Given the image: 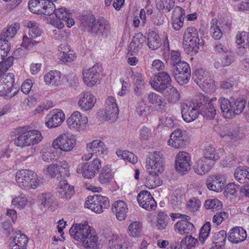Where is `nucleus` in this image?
Segmentation results:
<instances>
[{
    "label": "nucleus",
    "instance_id": "15",
    "mask_svg": "<svg viewBox=\"0 0 249 249\" xmlns=\"http://www.w3.org/2000/svg\"><path fill=\"white\" fill-rule=\"evenodd\" d=\"M68 126L72 129L80 130L83 129L88 122V118L80 112L76 111L72 113L67 119Z\"/></svg>",
    "mask_w": 249,
    "mask_h": 249
},
{
    "label": "nucleus",
    "instance_id": "42",
    "mask_svg": "<svg viewBox=\"0 0 249 249\" xmlns=\"http://www.w3.org/2000/svg\"><path fill=\"white\" fill-rule=\"evenodd\" d=\"M206 77V75L203 70L199 69L193 73L192 78L198 86L203 87L208 83Z\"/></svg>",
    "mask_w": 249,
    "mask_h": 249
},
{
    "label": "nucleus",
    "instance_id": "36",
    "mask_svg": "<svg viewBox=\"0 0 249 249\" xmlns=\"http://www.w3.org/2000/svg\"><path fill=\"white\" fill-rule=\"evenodd\" d=\"M54 14L58 20L55 21L56 27L59 29L62 28L64 26L63 21L69 15L70 13L68 12L66 8L61 7L57 9L55 8ZM53 22L54 24L55 21H53Z\"/></svg>",
    "mask_w": 249,
    "mask_h": 249
},
{
    "label": "nucleus",
    "instance_id": "23",
    "mask_svg": "<svg viewBox=\"0 0 249 249\" xmlns=\"http://www.w3.org/2000/svg\"><path fill=\"white\" fill-rule=\"evenodd\" d=\"M213 165V161L202 157L196 161L193 169L197 175H203L211 170Z\"/></svg>",
    "mask_w": 249,
    "mask_h": 249
},
{
    "label": "nucleus",
    "instance_id": "34",
    "mask_svg": "<svg viewBox=\"0 0 249 249\" xmlns=\"http://www.w3.org/2000/svg\"><path fill=\"white\" fill-rule=\"evenodd\" d=\"M142 225L138 221L131 222L128 227V233L131 237L139 238L142 234Z\"/></svg>",
    "mask_w": 249,
    "mask_h": 249
},
{
    "label": "nucleus",
    "instance_id": "39",
    "mask_svg": "<svg viewBox=\"0 0 249 249\" xmlns=\"http://www.w3.org/2000/svg\"><path fill=\"white\" fill-rule=\"evenodd\" d=\"M60 73L59 71H51L44 77L45 82L47 84L57 85L60 83Z\"/></svg>",
    "mask_w": 249,
    "mask_h": 249
},
{
    "label": "nucleus",
    "instance_id": "41",
    "mask_svg": "<svg viewBox=\"0 0 249 249\" xmlns=\"http://www.w3.org/2000/svg\"><path fill=\"white\" fill-rule=\"evenodd\" d=\"M200 114L207 119H213L216 114V110L214 105L209 102L206 106L203 107L200 110Z\"/></svg>",
    "mask_w": 249,
    "mask_h": 249
},
{
    "label": "nucleus",
    "instance_id": "52",
    "mask_svg": "<svg viewBox=\"0 0 249 249\" xmlns=\"http://www.w3.org/2000/svg\"><path fill=\"white\" fill-rule=\"evenodd\" d=\"M173 74L177 82L182 85L189 82L191 77V71L176 72L173 73Z\"/></svg>",
    "mask_w": 249,
    "mask_h": 249
},
{
    "label": "nucleus",
    "instance_id": "3",
    "mask_svg": "<svg viewBox=\"0 0 249 249\" xmlns=\"http://www.w3.org/2000/svg\"><path fill=\"white\" fill-rule=\"evenodd\" d=\"M218 102L223 115L227 119L232 118L235 115L241 114L246 106V102L243 100L234 101L233 99L221 97Z\"/></svg>",
    "mask_w": 249,
    "mask_h": 249
},
{
    "label": "nucleus",
    "instance_id": "35",
    "mask_svg": "<svg viewBox=\"0 0 249 249\" xmlns=\"http://www.w3.org/2000/svg\"><path fill=\"white\" fill-rule=\"evenodd\" d=\"M164 97H167L169 101L171 103H176L180 98V94L176 88L171 85L166 89L164 90V92H161Z\"/></svg>",
    "mask_w": 249,
    "mask_h": 249
},
{
    "label": "nucleus",
    "instance_id": "31",
    "mask_svg": "<svg viewBox=\"0 0 249 249\" xmlns=\"http://www.w3.org/2000/svg\"><path fill=\"white\" fill-rule=\"evenodd\" d=\"M195 229L194 225L186 220H179L175 225V230L181 234H189Z\"/></svg>",
    "mask_w": 249,
    "mask_h": 249
},
{
    "label": "nucleus",
    "instance_id": "53",
    "mask_svg": "<svg viewBox=\"0 0 249 249\" xmlns=\"http://www.w3.org/2000/svg\"><path fill=\"white\" fill-rule=\"evenodd\" d=\"M211 225L209 222H206L200 230L199 240L203 243L208 237L211 231Z\"/></svg>",
    "mask_w": 249,
    "mask_h": 249
},
{
    "label": "nucleus",
    "instance_id": "63",
    "mask_svg": "<svg viewBox=\"0 0 249 249\" xmlns=\"http://www.w3.org/2000/svg\"><path fill=\"white\" fill-rule=\"evenodd\" d=\"M13 243L21 245L27 246L28 238L25 234L22 233L20 231L18 232L13 240Z\"/></svg>",
    "mask_w": 249,
    "mask_h": 249
},
{
    "label": "nucleus",
    "instance_id": "32",
    "mask_svg": "<svg viewBox=\"0 0 249 249\" xmlns=\"http://www.w3.org/2000/svg\"><path fill=\"white\" fill-rule=\"evenodd\" d=\"M85 206L87 208L97 213H101L103 212L101 205H99V199L97 198L96 195L89 196L88 199L85 202Z\"/></svg>",
    "mask_w": 249,
    "mask_h": 249
},
{
    "label": "nucleus",
    "instance_id": "27",
    "mask_svg": "<svg viewBox=\"0 0 249 249\" xmlns=\"http://www.w3.org/2000/svg\"><path fill=\"white\" fill-rule=\"evenodd\" d=\"M87 148L89 152L95 151L96 156L99 157H103L107 153V148L104 142L97 139L88 143Z\"/></svg>",
    "mask_w": 249,
    "mask_h": 249
},
{
    "label": "nucleus",
    "instance_id": "44",
    "mask_svg": "<svg viewBox=\"0 0 249 249\" xmlns=\"http://www.w3.org/2000/svg\"><path fill=\"white\" fill-rule=\"evenodd\" d=\"M44 0H30L28 7L30 11L34 14L40 15Z\"/></svg>",
    "mask_w": 249,
    "mask_h": 249
},
{
    "label": "nucleus",
    "instance_id": "49",
    "mask_svg": "<svg viewBox=\"0 0 249 249\" xmlns=\"http://www.w3.org/2000/svg\"><path fill=\"white\" fill-rule=\"evenodd\" d=\"M8 86L0 81V96L12 97L16 95L17 90L14 88H8Z\"/></svg>",
    "mask_w": 249,
    "mask_h": 249
},
{
    "label": "nucleus",
    "instance_id": "2",
    "mask_svg": "<svg viewBox=\"0 0 249 249\" xmlns=\"http://www.w3.org/2000/svg\"><path fill=\"white\" fill-rule=\"evenodd\" d=\"M80 24L82 29L87 30L99 37L106 36L110 29V25L107 21L104 19H96L92 14L81 16Z\"/></svg>",
    "mask_w": 249,
    "mask_h": 249
},
{
    "label": "nucleus",
    "instance_id": "18",
    "mask_svg": "<svg viewBox=\"0 0 249 249\" xmlns=\"http://www.w3.org/2000/svg\"><path fill=\"white\" fill-rule=\"evenodd\" d=\"M137 200L140 206L148 211L155 210L157 206L156 202L148 191H141L138 195Z\"/></svg>",
    "mask_w": 249,
    "mask_h": 249
},
{
    "label": "nucleus",
    "instance_id": "28",
    "mask_svg": "<svg viewBox=\"0 0 249 249\" xmlns=\"http://www.w3.org/2000/svg\"><path fill=\"white\" fill-rule=\"evenodd\" d=\"M112 210L119 221H123L126 218L128 209L127 204L124 201L118 200L115 202Z\"/></svg>",
    "mask_w": 249,
    "mask_h": 249
},
{
    "label": "nucleus",
    "instance_id": "38",
    "mask_svg": "<svg viewBox=\"0 0 249 249\" xmlns=\"http://www.w3.org/2000/svg\"><path fill=\"white\" fill-rule=\"evenodd\" d=\"M20 28L18 23L16 22L9 26L6 31L0 35V38L2 37L3 40L8 41V40L12 38L17 33V31Z\"/></svg>",
    "mask_w": 249,
    "mask_h": 249
},
{
    "label": "nucleus",
    "instance_id": "20",
    "mask_svg": "<svg viewBox=\"0 0 249 249\" xmlns=\"http://www.w3.org/2000/svg\"><path fill=\"white\" fill-rule=\"evenodd\" d=\"M149 103L154 106L155 109L159 112H165L167 109V103L165 99L161 96L154 93L150 92L147 96Z\"/></svg>",
    "mask_w": 249,
    "mask_h": 249
},
{
    "label": "nucleus",
    "instance_id": "9",
    "mask_svg": "<svg viewBox=\"0 0 249 249\" xmlns=\"http://www.w3.org/2000/svg\"><path fill=\"white\" fill-rule=\"evenodd\" d=\"M149 83L154 90L161 93L171 85L172 79L167 72L161 71L156 74Z\"/></svg>",
    "mask_w": 249,
    "mask_h": 249
},
{
    "label": "nucleus",
    "instance_id": "25",
    "mask_svg": "<svg viewBox=\"0 0 249 249\" xmlns=\"http://www.w3.org/2000/svg\"><path fill=\"white\" fill-rule=\"evenodd\" d=\"M81 96V98L78 103L79 107L85 111L91 109L96 103V98L93 94L89 92L82 93Z\"/></svg>",
    "mask_w": 249,
    "mask_h": 249
},
{
    "label": "nucleus",
    "instance_id": "13",
    "mask_svg": "<svg viewBox=\"0 0 249 249\" xmlns=\"http://www.w3.org/2000/svg\"><path fill=\"white\" fill-rule=\"evenodd\" d=\"M187 138L185 131L178 128L171 134L168 144L175 148L183 147L187 142Z\"/></svg>",
    "mask_w": 249,
    "mask_h": 249
},
{
    "label": "nucleus",
    "instance_id": "33",
    "mask_svg": "<svg viewBox=\"0 0 249 249\" xmlns=\"http://www.w3.org/2000/svg\"><path fill=\"white\" fill-rule=\"evenodd\" d=\"M113 176L110 166L106 165L102 168L99 176V181L102 184H106L110 182Z\"/></svg>",
    "mask_w": 249,
    "mask_h": 249
},
{
    "label": "nucleus",
    "instance_id": "26",
    "mask_svg": "<svg viewBox=\"0 0 249 249\" xmlns=\"http://www.w3.org/2000/svg\"><path fill=\"white\" fill-rule=\"evenodd\" d=\"M246 238V231L241 227H234L229 232L228 240L232 243H239L244 241Z\"/></svg>",
    "mask_w": 249,
    "mask_h": 249
},
{
    "label": "nucleus",
    "instance_id": "37",
    "mask_svg": "<svg viewBox=\"0 0 249 249\" xmlns=\"http://www.w3.org/2000/svg\"><path fill=\"white\" fill-rule=\"evenodd\" d=\"M22 128L20 127L18 128V131L19 132H20L21 134L14 140V144L18 147L23 148L30 146V145L29 141L27 131L24 132H22Z\"/></svg>",
    "mask_w": 249,
    "mask_h": 249
},
{
    "label": "nucleus",
    "instance_id": "43",
    "mask_svg": "<svg viewBox=\"0 0 249 249\" xmlns=\"http://www.w3.org/2000/svg\"><path fill=\"white\" fill-rule=\"evenodd\" d=\"M227 238L226 231L221 230L214 234L213 237V242L215 244L216 248L224 246Z\"/></svg>",
    "mask_w": 249,
    "mask_h": 249
},
{
    "label": "nucleus",
    "instance_id": "55",
    "mask_svg": "<svg viewBox=\"0 0 249 249\" xmlns=\"http://www.w3.org/2000/svg\"><path fill=\"white\" fill-rule=\"evenodd\" d=\"M201 204V201L199 199L193 197L188 201L186 207L189 211L196 212L199 210Z\"/></svg>",
    "mask_w": 249,
    "mask_h": 249
},
{
    "label": "nucleus",
    "instance_id": "50",
    "mask_svg": "<svg viewBox=\"0 0 249 249\" xmlns=\"http://www.w3.org/2000/svg\"><path fill=\"white\" fill-rule=\"evenodd\" d=\"M52 1L50 0H47V1L44 0V3L42 8V11L40 13V15L50 16L54 13L55 6Z\"/></svg>",
    "mask_w": 249,
    "mask_h": 249
},
{
    "label": "nucleus",
    "instance_id": "22",
    "mask_svg": "<svg viewBox=\"0 0 249 249\" xmlns=\"http://www.w3.org/2000/svg\"><path fill=\"white\" fill-rule=\"evenodd\" d=\"M225 154L224 149L219 148L216 149L213 145L209 144L205 147L203 150V157L213 161V164H214V161L224 156Z\"/></svg>",
    "mask_w": 249,
    "mask_h": 249
},
{
    "label": "nucleus",
    "instance_id": "56",
    "mask_svg": "<svg viewBox=\"0 0 249 249\" xmlns=\"http://www.w3.org/2000/svg\"><path fill=\"white\" fill-rule=\"evenodd\" d=\"M173 67V73L191 71L189 65L185 61H180Z\"/></svg>",
    "mask_w": 249,
    "mask_h": 249
},
{
    "label": "nucleus",
    "instance_id": "30",
    "mask_svg": "<svg viewBox=\"0 0 249 249\" xmlns=\"http://www.w3.org/2000/svg\"><path fill=\"white\" fill-rule=\"evenodd\" d=\"M23 24L24 26L29 28L28 35L29 37L35 38L41 35L42 31L35 21L25 20L23 21Z\"/></svg>",
    "mask_w": 249,
    "mask_h": 249
},
{
    "label": "nucleus",
    "instance_id": "51",
    "mask_svg": "<svg viewBox=\"0 0 249 249\" xmlns=\"http://www.w3.org/2000/svg\"><path fill=\"white\" fill-rule=\"evenodd\" d=\"M204 206L206 209H211L213 211H214L221 209L222 204L218 199L213 198L206 200Z\"/></svg>",
    "mask_w": 249,
    "mask_h": 249
},
{
    "label": "nucleus",
    "instance_id": "59",
    "mask_svg": "<svg viewBox=\"0 0 249 249\" xmlns=\"http://www.w3.org/2000/svg\"><path fill=\"white\" fill-rule=\"evenodd\" d=\"M173 0H160L157 3V6L160 9L170 11L174 6Z\"/></svg>",
    "mask_w": 249,
    "mask_h": 249
},
{
    "label": "nucleus",
    "instance_id": "64",
    "mask_svg": "<svg viewBox=\"0 0 249 249\" xmlns=\"http://www.w3.org/2000/svg\"><path fill=\"white\" fill-rule=\"evenodd\" d=\"M222 56L221 61L222 62L223 67L230 65L233 61L234 57L232 52L230 51H229L225 54L222 55Z\"/></svg>",
    "mask_w": 249,
    "mask_h": 249
},
{
    "label": "nucleus",
    "instance_id": "21",
    "mask_svg": "<svg viewBox=\"0 0 249 249\" xmlns=\"http://www.w3.org/2000/svg\"><path fill=\"white\" fill-rule=\"evenodd\" d=\"M225 184V179L221 175L209 176L206 180V185L208 189L216 192H221Z\"/></svg>",
    "mask_w": 249,
    "mask_h": 249
},
{
    "label": "nucleus",
    "instance_id": "4",
    "mask_svg": "<svg viewBox=\"0 0 249 249\" xmlns=\"http://www.w3.org/2000/svg\"><path fill=\"white\" fill-rule=\"evenodd\" d=\"M197 31L195 27H189L185 31L182 45L187 53L196 54L200 44Z\"/></svg>",
    "mask_w": 249,
    "mask_h": 249
},
{
    "label": "nucleus",
    "instance_id": "62",
    "mask_svg": "<svg viewBox=\"0 0 249 249\" xmlns=\"http://www.w3.org/2000/svg\"><path fill=\"white\" fill-rule=\"evenodd\" d=\"M0 81H2L3 83L8 86V88H14L15 75L12 73L4 74Z\"/></svg>",
    "mask_w": 249,
    "mask_h": 249
},
{
    "label": "nucleus",
    "instance_id": "8",
    "mask_svg": "<svg viewBox=\"0 0 249 249\" xmlns=\"http://www.w3.org/2000/svg\"><path fill=\"white\" fill-rule=\"evenodd\" d=\"M101 163V160L96 159L85 164H80L77 166V172L82 174V176L86 178H92L99 173L102 167Z\"/></svg>",
    "mask_w": 249,
    "mask_h": 249
},
{
    "label": "nucleus",
    "instance_id": "60",
    "mask_svg": "<svg viewBox=\"0 0 249 249\" xmlns=\"http://www.w3.org/2000/svg\"><path fill=\"white\" fill-rule=\"evenodd\" d=\"M239 189L238 185H235L233 183H230L226 186L224 195L226 197L233 196L237 193Z\"/></svg>",
    "mask_w": 249,
    "mask_h": 249
},
{
    "label": "nucleus",
    "instance_id": "7",
    "mask_svg": "<svg viewBox=\"0 0 249 249\" xmlns=\"http://www.w3.org/2000/svg\"><path fill=\"white\" fill-rule=\"evenodd\" d=\"M10 50V43L8 41L3 40L1 37L0 40V77L13 65L14 57H7Z\"/></svg>",
    "mask_w": 249,
    "mask_h": 249
},
{
    "label": "nucleus",
    "instance_id": "47",
    "mask_svg": "<svg viewBox=\"0 0 249 249\" xmlns=\"http://www.w3.org/2000/svg\"><path fill=\"white\" fill-rule=\"evenodd\" d=\"M30 145H35L40 142L43 138L41 132L37 130H28Z\"/></svg>",
    "mask_w": 249,
    "mask_h": 249
},
{
    "label": "nucleus",
    "instance_id": "57",
    "mask_svg": "<svg viewBox=\"0 0 249 249\" xmlns=\"http://www.w3.org/2000/svg\"><path fill=\"white\" fill-rule=\"evenodd\" d=\"M248 42V33L243 31L238 32L236 36V43L241 47L245 48V46Z\"/></svg>",
    "mask_w": 249,
    "mask_h": 249
},
{
    "label": "nucleus",
    "instance_id": "17",
    "mask_svg": "<svg viewBox=\"0 0 249 249\" xmlns=\"http://www.w3.org/2000/svg\"><path fill=\"white\" fill-rule=\"evenodd\" d=\"M65 120V114L60 110L51 111L46 117V125L49 128H55L60 125Z\"/></svg>",
    "mask_w": 249,
    "mask_h": 249
},
{
    "label": "nucleus",
    "instance_id": "14",
    "mask_svg": "<svg viewBox=\"0 0 249 249\" xmlns=\"http://www.w3.org/2000/svg\"><path fill=\"white\" fill-rule=\"evenodd\" d=\"M100 69L98 65H94L91 68L83 70L84 82L89 87H92L97 83L100 78Z\"/></svg>",
    "mask_w": 249,
    "mask_h": 249
},
{
    "label": "nucleus",
    "instance_id": "6",
    "mask_svg": "<svg viewBox=\"0 0 249 249\" xmlns=\"http://www.w3.org/2000/svg\"><path fill=\"white\" fill-rule=\"evenodd\" d=\"M76 144V141L74 136L68 132L59 135L52 143L53 147L64 152L72 151Z\"/></svg>",
    "mask_w": 249,
    "mask_h": 249
},
{
    "label": "nucleus",
    "instance_id": "12",
    "mask_svg": "<svg viewBox=\"0 0 249 249\" xmlns=\"http://www.w3.org/2000/svg\"><path fill=\"white\" fill-rule=\"evenodd\" d=\"M107 249H126L125 239L121 235L114 234L112 232L105 234Z\"/></svg>",
    "mask_w": 249,
    "mask_h": 249
},
{
    "label": "nucleus",
    "instance_id": "10",
    "mask_svg": "<svg viewBox=\"0 0 249 249\" xmlns=\"http://www.w3.org/2000/svg\"><path fill=\"white\" fill-rule=\"evenodd\" d=\"M163 158L160 156L159 152H155L150 155L147 160V170L149 174L156 176L164 170Z\"/></svg>",
    "mask_w": 249,
    "mask_h": 249
},
{
    "label": "nucleus",
    "instance_id": "61",
    "mask_svg": "<svg viewBox=\"0 0 249 249\" xmlns=\"http://www.w3.org/2000/svg\"><path fill=\"white\" fill-rule=\"evenodd\" d=\"M149 108L146 104L143 102L139 103L136 109L137 115L141 117H145L148 113Z\"/></svg>",
    "mask_w": 249,
    "mask_h": 249
},
{
    "label": "nucleus",
    "instance_id": "48",
    "mask_svg": "<svg viewBox=\"0 0 249 249\" xmlns=\"http://www.w3.org/2000/svg\"><path fill=\"white\" fill-rule=\"evenodd\" d=\"M169 218L164 212H160L157 216V227L159 230L165 229L167 227Z\"/></svg>",
    "mask_w": 249,
    "mask_h": 249
},
{
    "label": "nucleus",
    "instance_id": "11",
    "mask_svg": "<svg viewBox=\"0 0 249 249\" xmlns=\"http://www.w3.org/2000/svg\"><path fill=\"white\" fill-rule=\"evenodd\" d=\"M191 157L186 152H179L176 157L175 168L179 173L184 175L191 169Z\"/></svg>",
    "mask_w": 249,
    "mask_h": 249
},
{
    "label": "nucleus",
    "instance_id": "54",
    "mask_svg": "<svg viewBox=\"0 0 249 249\" xmlns=\"http://www.w3.org/2000/svg\"><path fill=\"white\" fill-rule=\"evenodd\" d=\"M246 172V167L239 166L237 167L234 173L235 178L240 183L244 182L247 179Z\"/></svg>",
    "mask_w": 249,
    "mask_h": 249
},
{
    "label": "nucleus",
    "instance_id": "45",
    "mask_svg": "<svg viewBox=\"0 0 249 249\" xmlns=\"http://www.w3.org/2000/svg\"><path fill=\"white\" fill-rule=\"evenodd\" d=\"M41 205L44 207L50 208L54 202V197L51 193H43L39 196Z\"/></svg>",
    "mask_w": 249,
    "mask_h": 249
},
{
    "label": "nucleus",
    "instance_id": "19",
    "mask_svg": "<svg viewBox=\"0 0 249 249\" xmlns=\"http://www.w3.org/2000/svg\"><path fill=\"white\" fill-rule=\"evenodd\" d=\"M200 114V109L193 104V106L183 104L181 107L182 119L187 123H190L198 118Z\"/></svg>",
    "mask_w": 249,
    "mask_h": 249
},
{
    "label": "nucleus",
    "instance_id": "1",
    "mask_svg": "<svg viewBox=\"0 0 249 249\" xmlns=\"http://www.w3.org/2000/svg\"><path fill=\"white\" fill-rule=\"evenodd\" d=\"M71 237L82 243L84 247L95 248L98 246V237L93 228L88 224H76L70 230Z\"/></svg>",
    "mask_w": 249,
    "mask_h": 249
},
{
    "label": "nucleus",
    "instance_id": "40",
    "mask_svg": "<svg viewBox=\"0 0 249 249\" xmlns=\"http://www.w3.org/2000/svg\"><path fill=\"white\" fill-rule=\"evenodd\" d=\"M161 45V39L154 32L150 33L147 38V45L149 48L154 50L159 48Z\"/></svg>",
    "mask_w": 249,
    "mask_h": 249
},
{
    "label": "nucleus",
    "instance_id": "5",
    "mask_svg": "<svg viewBox=\"0 0 249 249\" xmlns=\"http://www.w3.org/2000/svg\"><path fill=\"white\" fill-rule=\"evenodd\" d=\"M16 180L20 187L27 189H35L40 184L37 174L29 170H21L17 172Z\"/></svg>",
    "mask_w": 249,
    "mask_h": 249
},
{
    "label": "nucleus",
    "instance_id": "16",
    "mask_svg": "<svg viewBox=\"0 0 249 249\" xmlns=\"http://www.w3.org/2000/svg\"><path fill=\"white\" fill-rule=\"evenodd\" d=\"M105 113L104 117L106 121H114L118 118L119 109L114 97L109 96L106 99Z\"/></svg>",
    "mask_w": 249,
    "mask_h": 249
},
{
    "label": "nucleus",
    "instance_id": "58",
    "mask_svg": "<svg viewBox=\"0 0 249 249\" xmlns=\"http://www.w3.org/2000/svg\"><path fill=\"white\" fill-rule=\"evenodd\" d=\"M12 205L15 207L22 209L25 207L27 204V199L24 195H20L16 197L12 200Z\"/></svg>",
    "mask_w": 249,
    "mask_h": 249
},
{
    "label": "nucleus",
    "instance_id": "29",
    "mask_svg": "<svg viewBox=\"0 0 249 249\" xmlns=\"http://www.w3.org/2000/svg\"><path fill=\"white\" fill-rule=\"evenodd\" d=\"M184 197L181 191L176 190L171 196L170 204L174 209L179 210L184 205Z\"/></svg>",
    "mask_w": 249,
    "mask_h": 249
},
{
    "label": "nucleus",
    "instance_id": "24",
    "mask_svg": "<svg viewBox=\"0 0 249 249\" xmlns=\"http://www.w3.org/2000/svg\"><path fill=\"white\" fill-rule=\"evenodd\" d=\"M74 187L70 185L66 180L63 179L59 182L58 188V194L60 198L68 201L74 194Z\"/></svg>",
    "mask_w": 249,
    "mask_h": 249
},
{
    "label": "nucleus",
    "instance_id": "46",
    "mask_svg": "<svg viewBox=\"0 0 249 249\" xmlns=\"http://www.w3.org/2000/svg\"><path fill=\"white\" fill-rule=\"evenodd\" d=\"M216 19H213L211 22L210 32L212 37L216 40L219 39L222 36L224 33L220 28V25H217Z\"/></svg>",
    "mask_w": 249,
    "mask_h": 249
}]
</instances>
